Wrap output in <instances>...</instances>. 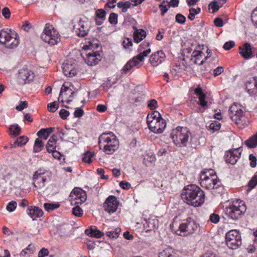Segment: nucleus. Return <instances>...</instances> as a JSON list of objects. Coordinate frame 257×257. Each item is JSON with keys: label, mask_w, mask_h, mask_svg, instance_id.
<instances>
[{"label": "nucleus", "mask_w": 257, "mask_h": 257, "mask_svg": "<svg viewBox=\"0 0 257 257\" xmlns=\"http://www.w3.org/2000/svg\"><path fill=\"white\" fill-rule=\"evenodd\" d=\"M85 232L88 235L96 238H100L104 235V233L98 230L95 226L91 227L89 229H86Z\"/></svg>", "instance_id": "nucleus-30"}, {"label": "nucleus", "mask_w": 257, "mask_h": 257, "mask_svg": "<svg viewBox=\"0 0 257 257\" xmlns=\"http://www.w3.org/2000/svg\"><path fill=\"white\" fill-rule=\"evenodd\" d=\"M85 62L90 66H93L97 64L101 59V56L97 52L90 51L85 53Z\"/></svg>", "instance_id": "nucleus-17"}, {"label": "nucleus", "mask_w": 257, "mask_h": 257, "mask_svg": "<svg viewBox=\"0 0 257 257\" xmlns=\"http://www.w3.org/2000/svg\"><path fill=\"white\" fill-rule=\"evenodd\" d=\"M257 185V174H255L248 182V187L250 189L254 188Z\"/></svg>", "instance_id": "nucleus-50"}, {"label": "nucleus", "mask_w": 257, "mask_h": 257, "mask_svg": "<svg viewBox=\"0 0 257 257\" xmlns=\"http://www.w3.org/2000/svg\"><path fill=\"white\" fill-rule=\"evenodd\" d=\"M118 205V202L114 196H109L103 203L104 210L109 213H113L116 211Z\"/></svg>", "instance_id": "nucleus-14"}, {"label": "nucleus", "mask_w": 257, "mask_h": 257, "mask_svg": "<svg viewBox=\"0 0 257 257\" xmlns=\"http://www.w3.org/2000/svg\"><path fill=\"white\" fill-rule=\"evenodd\" d=\"M98 145L105 154H113L119 147V141L112 133H103L99 137Z\"/></svg>", "instance_id": "nucleus-2"}, {"label": "nucleus", "mask_w": 257, "mask_h": 257, "mask_svg": "<svg viewBox=\"0 0 257 257\" xmlns=\"http://www.w3.org/2000/svg\"><path fill=\"white\" fill-rule=\"evenodd\" d=\"M69 198L72 205H78L84 203L87 196L86 192L83 190L75 188L71 192Z\"/></svg>", "instance_id": "nucleus-11"}, {"label": "nucleus", "mask_w": 257, "mask_h": 257, "mask_svg": "<svg viewBox=\"0 0 257 257\" xmlns=\"http://www.w3.org/2000/svg\"><path fill=\"white\" fill-rule=\"evenodd\" d=\"M28 214L33 219L42 216L43 214L42 210L37 207H31L27 211Z\"/></svg>", "instance_id": "nucleus-28"}, {"label": "nucleus", "mask_w": 257, "mask_h": 257, "mask_svg": "<svg viewBox=\"0 0 257 257\" xmlns=\"http://www.w3.org/2000/svg\"><path fill=\"white\" fill-rule=\"evenodd\" d=\"M190 133L186 127L178 126L173 130L171 136L174 144L179 147H186L188 142Z\"/></svg>", "instance_id": "nucleus-4"}, {"label": "nucleus", "mask_w": 257, "mask_h": 257, "mask_svg": "<svg viewBox=\"0 0 257 257\" xmlns=\"http://www.w3.org/2000/svg\"><path fill=\"white\" fill-rule=\"evenodd\" d=\"M60 205L59 203H46L44 204V207L46 211L50 212L58 208Z\"/></svg>", "instance_id": "nucleus-40"}, {"label": "nucleus", "mask_w": 257, "mask_h": 257, "mask_svg": "<svg viewBox=\"0 0 257 257\" xmlns=\"http://www.w3.org/2000/svg\"><path fill=\"white\" fill-rule=\"evenodd\" d=\"M122 45L125 49H129L133 46L132 40L128 38H124L122 41Z\"/></svg>", "instance_id": "nucleus-53"}, {"label": "nucleus", "mask_w": 257, "mask_h": 257, "mask_svg": "<svg viewBox=\"0 0 257 257\" xmlns=\"http://www.w3.org/2000/svg\"><path fill=\"white\" fill-rule=\"evenodd\" d=\"M209 9L212 10V13H215L219 9V6L218 4V1L214 0L208 5Z\"/></svg>", "instance_id": "nucleus-45"}, {"label": "nucleus", "mask_w": 257, "mask_h": 257, "mask_svg": "<svg viewBox=\"0 0 257 257\" xmlns=\"http://www.w3.org/2000/svg\"><path fill=\"white\" fill-rule=\"evenodd\" d=\"M59 135H61L60 139L61 141L64 140V138H65L67 140H71L74 138V136L76 134V132L75 130L73 128H69L66 130H61L58 132Z\"/></svg>", "instance_id": "nucleus-26"}, {"label": "nucleus", "mask_w": 257, "mask_h": 257, "mask_svg": "<svg viewBox=\"0 0 257 257\" xmlns=\"http://www.w3.org/2000/svg\"><path fill=\"white\" fill-rule=\"evenodd\" d=\"M251 21L254 26L257 28V8L252 14Z\"/></svg>", "instance_id": "nucleus-63"}, {"label": "nucleus", "mask_w": 257, "mask_h": 257, "mask_svg": "<svg viewBox=\"0 0 257 257\" xmlns=\"http://www.w3.org/2000/svg\"><path fill=\"white\" fill-rule=\"evenodd\" d=\"M229 111L230 118L236 124L240 127L246 125V118L244 112L240 108V106L234 104L230 107Z\"/></svg>", "instance_id": "nucleus-9"}, {"label": "nucleus", "mask_w": 257, "mask_h": 257, "mask_svg": "<svg viewBox=\"0 0 257 257\" xmlns=\"http://www.w3.org/2000/svg\"><path fill=\"white\" fill-rule=\"evenodd\" d=\"M141 61L137 56L133 57L131 60H129L126 64L121 69L122 73L126 74L134 67L139 68L141 65H140Z\"/></svg>", "instance_id": "nucleus-23"}, {"label": "nucleus", "mask_w": 257, "mask_h": 257, "mask_svg": "<svg viewBox=\"0 0 257 257\" xmlns=\"http://www.w3.org/2000/svg\"><path fill=\"white\" fill-rule=\"evenodd\" d=\"M49 251L47 248L43 247L38 252V257H45L49 255Z\"/></svg>", "instance_id": "nucleus-56"}, {"label": "nucleus", "mask_w": 257, "mask_h": 257, "mask_svg": "<svg viewBox=\"0 0 257 257\" xmlns=\"http://www.w3.org/2000/svg\"><path fill=\"white\" fill-rule=\"evenodd\" d=\"M144 226L146 229V231L155 230L159 226V221L157 217L151 215L148 219H145Z\"/></svg>", "instance_id": "nucleus-19"}, {"label": "nucleus", "mask_w": 257, "mask_h": 257, "mask_svg": "<svg viewBox=\"0 0 257 257\" xmlns=\"http://www.w3.org/2000/svg\"><path fill=\"white\" fill-rule=\"evenodd\" d=\"M117 15L115 13H111L109 15V22L111 24H116L117 23Z\"/></svg>", "instance_id": "nucleus-54"}, {"label": "nucleus", "mask_w": 257, "mask_h": 257, "mask_svg": "<svg viewBox=\"0 0 257 257\" xmlns=\"http://www.w3.org/2000/svg\"><path fill=\"white\" fill-rule=\"evenodd\" d=\"M95 15L97 18L104 21L105 19L106 12L103 9H98L96 11Z\"/></svg>", "instance_id": "nucleus-47"}, {"label": "nucleus", "mask_w": 257, "mask_h": 257, "mask_svg": "<svg viewBox=\"0 0 257 257\" xmlns=\"http://www.w3.org/2000/svg\"><path fill=\"white\" fill-rule=\"evenodd\" d=\"M141 61L137 56L133 57L131 60H129L126 64L121 69L122 73L126 74L134 67L139 68L141 65H140Z\"/></svg>", "instance_id": "nucleus-24"}, {"label": "nucleus", "mask_w": 257, "mask_h": 257, "mask_svg": "<svg viewBox=\"0 0 257 257\" xmlns=\"http://www.w3.org/2000/svg\"><path fill=\"white\" fill-rule=\"evenodd\" d=\"M41 38L44 42L51 46L56 45L60 41V35L59 33L49 24L45 25Z\"/></svg>", "instance_id": "nucleus-5"}, {"label": "nucleus", "mask_w": 257, "mask_h": 257, "mask_svg": "<svg viewBox=\"0 0 257 257\" xmlns=\"http://www.w3.org/2000/svg\"><path fill=\"white\" fill-rule=\"evenodd\" d=\"M72 211L73 214L76 216L80 217L83 214L82 209L78 205L73 207Z\"/></svg>", "instance_id": "nucleus-49"}, {"label": "nucleus", "mask_w": 257, "mask_h": 257, "mask_svg": "<svg viewBox=\"0 0 257 257\" xmlns=\"http://www.w3.org/2000/svg\"><path fill=\"white\" fill-rule=\"evenodd\" d=\"M176 21L177 23L183 24L185 23L186 21V18L180 14H178L176 16Z\"/></svg>", "instance_id": "nucleus-57"}, {"label": "nucleus", "mask_w": 257, "mask_h": 257, "mask_svg": "<svg viewBox=\"0 0 257 257\" xmlns=\"http://www.w3.org/2000/svg\"><path fill=\"white\" fill-rule=\"evenodd\" d=\"M168 7H169L168 3H166V4L165 2L160 5L159 8L162 12V15H164L168 11Z\"/></svg>", "instance_id": "nucleus-55"}, {"label": "nucleus", "mask_w": 257, "mask_h": 257, "mask_svg": "<svg viewBox=\"0 0 257 257\" xmlns=\"http://www.w3.org/2000/svg\"><path fill=\"white\" fill-rule=\"evenodd\" d=\"M165 55L164 53L162 51H158L151 56L150 62L152 66L156 67L162 63L165 60Z\"/></svg>", "instance_id": "nucleus-21"}, {"label": "nucleus", "mask_w": 257, "mask_h": 257, "mask_svg": "<svg viewBox=\"0 0 257 257\" xmlns=\"http://www.w3.org/2000/svg\"><path fill=\"white\" fill-rule=\"evenodd\" d=\"M3 16L6 18V19H9L10 18L11 16V12L7 7L4 8L2 11Z\"/></svg>", "instance_id": "nucleus-64"}, {"label": "nucleus", "mask_w": 257, "mask_h": 257, "mask_svg": "<svg viewBox=\"0 0 257 257\" xmlns=\"http://www.w3.org/2000/svg\"><path fill=\"white\" fill-rule=\"evenodd\" d=\"M62 70L64 75L67 77H73L77 73L76 70L72 64L68 63H64L62 64Z\"/></svg>", "instance_id": "nucleus-25"}, {"label": "nucleus", "mask_w": 257, "mask_h": 257, "mask_svg": "<svg viewBox=\"0 0 257 257\" xmlns=\"http://www.w3.org/2000/svg\"><path fill=\"white\" fill-rule=\"evenodd\" d=\"M245 86L246 91L249 94H253L256 91L255 78H251L247 80L245 83Z\"/></svg>", "instance_id": "nucleus-29"}, {"label": "nucleus", "mask_w": 257, "mask_h": 257, "mask_svg": "<svg viewBox=\"0 0 257 257\" xmlns=\"http://www.w3.org/2000/svg\"><path fill=\"white\" fill-rule=\"evenodd\" d=\"M200 185L207 189L218 188L221 183L214 170H210L208 172H202L200 175Z\"/></svg>", "instance_id": "nucleus-3"}, {"label": "nucleus", "mask_w": 257, "mask_h": 257, "mask_svg": "<svg viewBox=\"0 0 257 257\" xmlns=\"http://www.w3.org/2000/svg\"><path fill=\"white\" fill-rule=\"evenodd\" d=\"M245 144L249 148H254L257 146V133L245 141Z\"/></svg>", "instance_id": "nucleus-35"}, {"label": "nucleus", "mask_w": 257, "mask_h": 257, "mask_svg": "<svg viewBox=\"0 0 257 257\" xmlns=\"http://www.w3.org/2000/svg\"><path fill=\"white\" fill-rule=\"evenodd\" d=\"M35 247L32 244H29L26 248L24 249L20 253V255L24 256L26 254H31L34 253Z\"/></svg>", "instance_id": "nucleus-39"}, {"label": "nucleus", "mask_w": 257, "mask_h": 257, "mask_svg": "<svg viewBox=\"0 0 257 257\" xmlns=\"http://www.w3.org/2000/svg\"><path fill=\"white\" fill-rule=\"evenodd\" d=\"M37 135L39 136V139H43L44 140H47L49 137L48 133H47L44 129H41L37 133Z\"/></svg>", "instance_id": "nucleus-52"}, {"label": "nucleus", "mask_w": 257, "mask_h": 257, "mask_svg": "<svg viewBox=\"0 0 257 257\" xmlns=\"http://www.w3.org/2000/svg\"><path fill=\"white\" fill-rule=\"evenodd\" d=\"M44 148V143L39 138L36 139L33 147V151L35 153L41 152Z\"/></svg>", "instance_id": "nucleus-34"}, {"label": "nucleus", "mask_w": 257, "mask_h": 257, "mask_svg": "<svg viewBox=\"0 0 257 257\" xmlns=\"http://www.w3.org/2000/svg\"><path fill=\"white\" fill-rule=\"evenodd\" d=\"M35 77L33 71L28 68H23L19 70L18 81L20 84H25L32 81Z\"/></svg>", "instance_id": "nucleus-12"}, {"label": "nucleus", "mask_w": 257, "mask_h": 257, "mask_svg": "<svg viewBox=\"0 0 257 257\" xmlns=\"http://www.w3.org/2000/svg\"><path fill=\"white\" fill-rule=\"evenodd\" d=\"M170 251L172 252V248H167L159 253V257H168Z\"/></svg>", "instance_id": "nucleus-62"}, {"label": "nucleus", "mask_w": 257, "mask_h": 257, "mask_svg": "<svg viewBox=\"0 0 257 257\" xmlns=\"http://www.w3.org/2000/svg\"><path fill=\"white\" fill-rule=\"evenodd\" d=\"M148 106L151 109H154L156 108L158 106L157 101L154 99L150 100L148 102Z\"/></svg>", "instance_id": "nucleus-59"}, {"label": "nucleus", "mask_w": 257, "mask_h": 257, "mask_svg": "<svg viewBox=\"0 0 257 257\" xmlns=\"http://www.w3.org/2000/svg\"><path fill=\"white\" fill-rule=\"evenodd\" d=\"M181 198L188 205L198 207L204 202L205 194L198 186L191 184L184 188Z\"/></svg>", "instance_id": "nucleus-1"}, {"label": "nucleus", "mask_w": 257, "mask_h": 257, "mask_svg": "<svg viewBox=\"0 0 257 257\" xmlns=\"http://www.w3.org/2000/svg\"><path fill=\"white\" fill-rule=\"evenodd\" d=\"M194 91L195 93L198 96L199 101L198 103L204 108L206 107L208 102L205 100L206 95L202 91V89L200 87H197L195 89Z\"/></svg>", "instance_id": "nucleus-27"}, {"label": "nucleus", "mask_w": 257, "mask_h": 257, "mask_svg": "<svg viewBox=\"0 0 257 257\" xmlns=\"http://www.w3.org/2000/svg\"><path fill=\"white\" fill-rule=\"evenodd\" d=\"M225 242L227 246L235 249L241 244V238L240 233L236 230L229 231L225 236Z\"/></svg>", "instance_id": "nucleus-10"}, {"label": "nucleus", "mask_w": 257, "mask_h": 257, "mask_svg": "<svg viewBox=\"0 0 257 257\" xmlns=\"http://www.w3.org/2000/svg\"><path fill=\"white\" fill-rule=\"evenodd\" d=\"M151 52V49L148 48L146 50H144L142 52H140L137 56V58L141 62L143 61L144 57H147Z\"/></svg>", "instance_id": "nucleus-44"}, {"label": "nucleus", "mask_w": 257, "mask_h": 257, "mask_svg": "<svg viewBox=\"0 0 257 257\" xmlns=\"http://www.w3.org/2000/svg\"><path fill=\"white\" fill-rule=\"evenodd\" d=\"M75 32L78 37H84L88 34L89 26L88 22L79 21L78 25L74 26Z\"/></svg>", "instance_id": "nucleus-20"}, {"label": "nucleus", "mask_w": 257, "mask_h": 257, "mask_svg": "<svg viewBox=\"0 0 257 257\" xmlns=\"http://www.w3.org/2000/svg\"><path fill=\"white\" fill-rule=\"evenodd\" d=\"M201 11V9L199 8L197 9L191 8L189 9V14L188 18L191 21L195 19L196 15L198 14Z\"/></svg>", "instance_id": "nucleus-41"}, {"label": "nucleus", "mask_w": 257, "mask_h": 257, "mask_svg": "<svg viewBox=\"0 0 257 257\" xmlns=\"http://www.w3.org/2000/svg\"><path fill=\"white\" fill-rule=\"evenodd\" d=\"M94 156V154L90 152H87L85 153L82 157V160L86 163H90L92 162V158Z\"/></svg>", "instance_id": "nucleus-42"}, {"label": "nucleus", "mask_w": 257, "mask_h": 257, "mask_svg": "<svg viewBox=\"0 0 257 257\" xmlns=\"http://www.w3.org/2000/svg\"><path fill=\"white\" fill-rule=\"evenodd\" d=\"M197 228L198 224L196 222L191 218H188L180 224L175 232L178 235L187 236L194 233Z\"/></svg>", "instance_id": "nucleus-8"}, {"label": "nucleus", "mask_w": 257, "mask_h": 257, "mask_svg": "<svg viewBox=\"0 0 257 257\" xmlns=\"http://www.w3.org/2000/svg\"><path fill=\"white\" fill-rule=\"evenodd\" d=\"M239 54L245 59H249L252 58L253 53L255 51V48L252 47L250 44L246 43L242 46L239 47Z\"/></svg>", "instance_id": "nucleus-18"}, {"label": "nucleus", "mask_w": 257, "mask_h": 257, "mask_svg": "<svg viewBox=\"0 0 257 257\" xmlns=\"http://www.w3.org/2000/svg\"><path fill=\"white\" fill-rule=\"evenodd\" d=\"M47 175L44 172L36 171L33 176V185L38 189H41L45 187V182L47 179Z\"/></svg>", "instance_id": "nucleus-15"}, {"label": "nucleus", "mask_w": 257, "mask_h": 257, "mask_svg": "<svg viewBox=\"0 0 257 257\" xmlns=\"http://www.w3.org/2000/svg\"><path fill=\"white\" fill-rule=\"evenodd\" d=\"M0 43L5 45L9 48L16 47L19 44V36L11 30L0 31Z\"/></svg>", "instance_id": "nucleus-6"}, {"label": "nucleus", "mask_w": 257, "mask_h": 257, "mask_svg": "<svg viewBox=\"0 0 257 257\" xmlns=\"http://www.w3.org/2000/svg\"><path fill=\"white\" fill-rule=\"evenodd\" d=\"M155 156L152 152L148 153V154L145 156L144 160V163L146 165H149L150 164L155 162Z\"/></svg>", "instance_id": "nucleus-38"}, {"label": "nucleus", "mask_w": 257, "mask_h": 257, "mask_svg": "<svg viewBox=\"0 0 257 257\" xmlns=\"http://www.w3.org/2000/svg\"><path fill=\"white\" fill-rule=\"evenodd\" d=\"M146 36V32L142 30L137 29L134 33V41L137 43L140 42Z\"/></svg>", "instance_id": "nucleus-31"}, {"label": "nucleus", "mask_w": 257, "mask_h": 257, "mask_svg": "<svg viewBox=\"0 0 257 257\" xmlns=\"http://www.w3.org/2000/svg\"><path fill=\"white\" fill-rule=\"evenodd\" d=\"M48 110L50 112H54L58 108V103L56 101H54L52 103L48 104L47 105Z\"/></svg>", "instance_id": "nucleus-46"}, {"label": "nucleus", "mask_w": 257, "mask_h": 257, "mask_svg": "<svg viewBox=\"0 0 257 257\" xmlns=\"http://www.w3.org/2000/svg\"><path fill=\"white\" fill-rule=\"evenodd\" d=\"M246 211V206L242 201L234 202L226 208L225 213L230 219L236 220L240 218Z\"/></svg>", "instance_id": "nucleus-7"}, {"label": "nucleus", "mask_w": 257, "mask_h": 257, "mask_svg": "<svg viewBox=\"0 0 257 257\" xmlns=\"http://www.w3.org/2000/svg\"><path fill=\"white\" fill-rule=\"evenodd\" d=\"M203 55V53L201 51L194 50L191 55L190 60L195 64L202 65L206 60H207L210 56H206L204 60H201Z\"/></svg>", "instance_id": "nucleus-22"}, {"label": "nucleus", "mask_w": 257, "mask_h": 257, "mask_svg": "<svg viewBox=\"0 0 257 257\" xmlns=\"http://www.w3.org/2000/svg\"><path fill=\"white\" fill-rule=\"evenodd\" d=\"M68 91H69L71 93L70 97H73L74 92L72 91V90L71 88H70L69 87L66 86L65 85V84H63L61 87L58 99L60 98V97H61V96L62 95V94L63 93L66 92Z\"/></svg>", "instance_id": "nucleus-43"}, {"label": "nucleus", "mask_w": 257, "mask_h": 257, "mask_svg": "<svg viewBox=\"0 0 257 257\" xmlns=\"http://www.w3.org/2000/svg\"><path fill=\"white\" fill-rule=\"evenodd\" d=\"M29 139L27 137L23 136L18 138L14 144L11 145V148H16L25 145Z\"/></svg>", "instance_id": "nucleus-33"}, {"label": "nucleus", "mask_w": 257, "mask_h": 257, "mask_svg": "<svg viewBox=\"0 0 257 257\" xmlns=\"http://www.w3.org/2000/svg\"><path fill=\"white\" fill-rule=\"evenodd\" d=\"M249 159L250 161V166L252 168H254L256 166L257 159L253 154H250L249 156Z\"/></svg>", "instance_id": "nucleus-60"}, {"label": "nucleus", "mask_w": 257, "mask_h": 257, "mask_svg": "<svg viewBox=\"0 0 257 257\" xmlns=\"http://www.w3.org/2000/svg\"><path fill=\"white\" fill-rule=\"evenodd\" d=\"M28 107V102L26 101H21L19 105L16 106V109L19 111H22L24 108Z\"/></svg>", "instance_id": "nucleus-58"}, {"label": "nucleus", "mask_w": 257, "mask_h": 257, "mask_svg": "<svg viewBox=\"0 0 257 257\" xmlns=\"http://www.w3.org/2000/svg\"><path fill=\"white\" fill-rule=\"evenodd\" d=\"M221 126V124L217 121H214L212 122L209 125V128L213 131V132L214 131H218L220 129Z\"/></svg>", "instance_id": "nucleus-48"}, {"label": "nucleus", "mask_w": 257, "mask_h": 257, "mask_svg": "<svg viewBox=\"0 0 257 257\" xmlns=\"http://www.w3.org/2000/svg\"><path fill=\"white\" fill-rule=\"evenodd\" d=\"M17 203L16 201H12L10 202L7 206V209L8 211L11 212L14 211L16 208Z\"/></svg>", "instance_id": "nucleus-51"}, {"label": "nucleus", "mask_w": 257, "mask_h": 257, "mask_svg": "<svg viewBox=\"0 0 257 257\" xmlns=\"http://www.w3.org/2000/svg\"><path fill=\"white\" fill-rule=\"evenodd\" d=\"M119 186L122 189L125 190L129 189L131 187V184L126 181H121L119 183Z\"/></svg>", "instance_id": "nucleus-61"}, {"label": "nucleus", "mask_w": 257, "mask_h": 257, "mask_svg": "<svg viewBox=\"0 0 257 257\" xmlns=\"http://www.w3.org/2000/svg\"><path fill=\"white\" fill-rule=\"evenodd\" d=\"M240 155V148H238L227 152L224 156V158L227 163L233 165L236 163Z\"/></svg>", "instance_id": "nucleus-16"}, {"label": "nucleus", "mask_w": 257, "mask_h": 257, "mask_svg": "<svg viewBox=\"0 0 257 257\" xmlns=\"http://www.w3.org/2000/svg\"><path fill=\"white\" fill-rule=\"evenodd\" d=\"M160 119H163L160 114V113L157 111H154L150 114H149L147 116V123H149L150 121L154 120H159Z\"/></svg>", "instance_id": "nucleus-36"}, {"label": "nucleus", "mask_w": 257, "mask_h": 257, "mask_svg": "<svg viewBox=\"0 0 257 257\" xmlns=\"http://www.w3.org/2000/svg\"><path fill=\"white\" fill-rule=\"evenodd\" d=\"M147 124L151 131L158 134L162 133L166 127V122L164 119L150 121Z\"/></svg>", "instance_id": "nucleus-13"}, {"label": "nucleus", "mask_w": 257, "mask_h": 257, "mask_svg": "<svg viewBox=\"0 0 257 257\" xmlns=\"http://www.w3.org/2000/svg\"><path fill=\"white\" fill-rule=\"evenodd\" d=\"M57 142L56 136L55 135L51 137L47 142L46 148L47 152L50 153L56 149V144Z\"/></svg>", "instance_id": "nucleus-32"}, {"label": "nucleus", "mask_w": 257, "mask_h": 257, "mask_svg": "<svg viewBox=\"0 0 257 257\" xmlns=\"http://www.w3.org/2000/svg\"><path fill=\"white\" fill-rule=\"evenodd\" d=\"M10 131L11 135L16 137L21 133V128L17 124L11 125L10 127Z\"/></svg>", "instance_id": "nucleus-37"}]
</instances>
